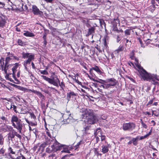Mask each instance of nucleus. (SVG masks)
Returning <instances> with one entry per match:
<instances>
[{"mask_svg":"<svg viewBox=\"0 0 159 159\" xmlns=\"http://www.w3.org/2000/svg\"><path fill=\"white\" fill-rule=\"evenodd\" d=\"M135 127V124L132 122L124 123L123 125V129L124 130L132 131Z\"/></svg>","mask_w":159,"mask_h":159,"instance_id":"423d86ee","label":"nucleus"},{"mask_svg":"<svg viewBox=\"0 0 159 159\" xmlns=\"http://www.w3.org/2000/svg\"><path fill=\"white\" fill-rule=\"evenodd\" d=\"M155 7H156V6H159V3L158 2H155Z\"/></svg>","mask_w":159,"mask_h":159,"instance_id":"e2e57ef3","label":"nucleus"},{"mask_svg":"<svg viewBox=\"0 0 159 159\" xmlns=\"http://www.w3.org/2000/svg\"><path fill=\"white\" fill-rule=\"evenodd\" d=\"M117 37V42L118 43L119 42V41H120V40H121V39H120V37L119 35H118Z\"/></svg>","mask_w":159,"mask_h":159,"instance_id":"5fc2aeb1","label":"nucleus"},{"mask_svg":"<svg viewBox=\"0 0 159 159\" xmlns=\"http://www.w3.org/2000/svg\"><path fill=\"white\" fill-rule=\"evenodd\" d=\"M139 41L140 43L141 44V47H142L143 48H144L145 46H144V45L143 44V43L142 40L141 39H139Z\"/></svg>","mask_w":159,"mask_h":159,"instance_id":"49530a36","label":"nucleus"},{"mask_svg":"<svg viewBox=\"0 0 159 159\" xmlns=\"http://www.w3.org/2000/svg\"><path fill=\"white\" fill-rule=\"evenodd\" d=\"M4 152V150L2 148L0 149V154H3Z\"/></svg>","mask_w":159,"mask_h":159,"instance_id":"8fccbe9b","label":"nucleus"},{"mask_svg":"<svg viewBox=\"0 0 159 159\" xmlns=\"http://www.w3.org/2000/svg\"><path fill=\"white\" fill-rule=\"evenodd\" d=\"M13 108V110L14 111L16 112V113H17V111H16V106L14 105H12L11 104V106L10 107V109H11L12 108Z\"/></svg>","mask_w":159,"mask_h":159,"instance_id":"72a5a7b5","label":"nucleus"},{"mask_svg":"<svg viewBox=\"0 0 159 159\" xmlns=\"http://www.w3.org/2000/svg\"><path fill=\"white\" fill-rule=\"evenodd\" d=\"M10 127L12 130V131L11 134L10 133L8 134V137L9 139V138L11 139H13L15 137V136H16L20 140L22 138L21 136L13 129L11 127Z\"/></svg>","mask_w":159,"mask_h":159,"instance_id":"6e6552de","label":"nucleus"},{"mask_svg":"<svg viewBox=\"0 0 159 159\" xmlns=\"http://www.w3.org/2000/svg\"><path fill=\"white\" fill-rule=\"evenodd\" d=\"M141 124H142V126H143V127L144 128H147V126L146 125V124H144L143 122H142Z\"/></svg>","mask_w":159,"mask_h":159,"instance_id":"de8ad7c7","label":"nucleus"},{"mask_svg":"<svg viewBox=\"0 0 159 159\" xmlns=\"http://www.w3.org/2000/svg\"><path fill=\"white\" fill-rule=\"evenodd\" d=\"M46 36L47 34L46 33H44L43 34V38L44 40H47L46 39Z\"/></svg>","mask_w":159,"mask_h":159,"instance_id":"a18cd8bd","label":"nucleus"},{"mask_svg":"<svg viewBox=\"0 0 159 159\" xmlns=\"http://www.w3.org/2000/svg\"><path fill=\"white\" fill-rule=\"evenodd\" d=\"M12 59H13V54L10 52H8L7 57L6 58L5 63H6V64H8L10 61Z\"/></svg>","mask_w":159,"mask_h":159,"instance_id":"a211bd4d","label":"nucleus"},{"mask_svg":"<svg viewBox=\"0 0 159 159\" xmlns=\"http://www.w3.org/2000/svg\"><path fill=\"white\" fill-rule=\"evenodd\" d=\"M98 136H96V141L97 143H98V141H99L100 139L98 137Z\"/></svg>","mask_w":159,"mask_h":159,"instance_id":"864d4df0","label":"nucleus"},{"mask_svg":"<svg viewBox=\"0 0 159 159\" xmlns=\"http://www.w3.org/2000/svg\"><path fill=\"white\" fill-rule=\"evenodd\" d=\"M95 28L94 27H92L88 29V31L86 36H88L89 35L94 33Z\"/></svg>","mask_w":159,"mask_h":159,"instance_id":"aec40b11","label":"nucleus"},{"mask_svg":"<svg viewBox=\"0 0 159 159\" xmlns=\"http://www.w3.org/2000/svg\"><path fill=\"white\" fill-rule=\"evenodd\" d=\"M4 139L3 136L0 134V145H2L4 144Z\"/></svg>","mask_w":159,"mask_h":159,"instance_id":"cd10ccee","label":"nucleus"},{"mask_svg":"<svg viewBox=\"0 0 159 159\" xmlns=\"http://www.w3.org/2000/svg\"><path fill=\"white\" fill-rule=\"evenodd\" d=\"M52 140H50V139H47L45 142L42 144L40 146L41 147H42L43 148H44L46 147V145H49L52 143Z\"/></svg>","mask_w":159,"mask_h":159,"instance_id":"6ab92c4d","label":"nucleus"},{"mask_svg":"<svg viewBox=\"0 0 159 159\" xmlns=\"http://www.w3.org/2000/svg\"><path fill=\"white\" fill-rule=\"evenodd\" d=\"M97 90L100 92L101 93H102V89H101L100 88H97Z\"/></svg>","mask_w":159,"mask_h":159,"instance_id":"bf43d9fd","label":"nucleus"},{"mask_svg":"<svg viewBox=\"0 0 159 159\" xmlns=\"http://www.w3.org/2000/svg\"><path fill=\"white\" fill-rule=\"evenodd\" d=\"M154 115V116H158L159 115V111L158 110H157L155 111H152V115Z\"/></svg>","mask_w":159,"mask_h":159,"instance_id":"c756f323","label":"nucleus"},{"mask_svg":"<svg viewBox=\"0 0 159 159\" xmlns=\"http://www.w3.org/2000/svg\"><path fill=\"white\" fill-rule=\"evenodd\" d=\"M16 30L18 32H20V29L19 28L16 27Z\"/></svg>","mask_w":159,"mask_h":159,"instance_id":"052dcab7","label":"nucleus"},{"mask_svg":"<svg viewBox=\"0 0 159 159\" xmlns=\"http://www.w3.org/2000/svg\"><path fill=\"white\" fill-rule=\"evenodd\" d=\"M8 151L10 153L14 154H15V152L13 151L11 147H10L8 149Z\"/></svg>","mask_w":159,"mask_h":159,"instance_id":"58836bf2","label":"nucleus"},{"mask_svg":"<svg viewBox=\"0 0 159 159\" xmlns=\"http://www.w3.org/2000/svg\"><path fill=\"white\" fill-rule=\"evenodd\" d=\"M32 8V11L34 15H41L42 13L36 6H33Z\"/></svg>","mask_w":159,"mask_h":159,"instance_id":"2eb2a0df","label":"nucleus"},{"mask_svg":"<svg viewBox=\"0 0 159 159\" xmlns=\"http://www.w3.org/2000/svg\"><path fill=\"white\" fill-rule=\"evenodd\" d=\"M125 35H129L130 34V30L129 29L126 30L125 31Z\"/></svg>","mask_w":159,"mask_h":159,"instance_id":"ea45409f","label":"nucleus"},{"mask_svg":"<svg viewBox=\"0 0 159 159\" xmlns=\"http://www.w3.org/2000/svg\"><path fill=\"white\" fill-rule=\"evenodd\" d=\"M144 113L146 115H150V113L148 111H146V112H145Z\"/></svg>","mask_w":159,"mask_h":159,"instance_id":"69168bd1","label":"nucleus"},{"mask_svg":"<svg viewBox=\"0 0 159 159\" xmlns=\"http://www.w3.org/2000/svg\"><path fill=\"white\" fill-rule=\"evenodd\" d=\"M37 95L40 98H44V96L43 95V94L39 91L37 93Z\"/></svg>","mask_w":159,"mask_h":159,"instance_id":"4c0bfd02","label":"nucleus"},{"mask_svg":"<svg viewBox=\"0 0 159 159\" xmlns=\"http://www.w3.org/2000/svg\"><path fill=\"white\" fill-rule=\"evenodd\" d=\"M139 140V137L138 136L136 137L135 138H133L132 139V141L134 145H137L138 144V141Z\"/></svg>","mask_w":159,"mask_h":159,"instance_id":"b1692460","label":"nucleus"},{"mask_svg":"<svg viewBox=\"0 0 159 159\" xmlns=\"http://www.w3.org/2000/svg\"><path fill=\"white\" fill-rule=\"evenodd\" d=\"M47 40H44V44L45 46H46L47 44Z\"/></svg>","mask_w":159,"mask_h":159,"instance_id":"774afa93","label":"nucleus"},{"mask_svg":"<svg viewBox=\"0 0 159 159\" xmlns=\"http://www.w3.org/2000/svg\"><path fill=\"white\" fill-rule=\"evenodd\" d=\"M136 66L138 68L137 70L139 75L144 80H151L153 81V83L156 84L158 82L156 80H158L157 76L148 73L139 64H137Z\"/></svg>","mask_w":159,"mask_h":159,"instance_id":"f257e3e1","label":"nucleus"},{"mask_svg":"<svg viewBox=\"0 0 159 159\" xmlns=\"http://www.w3.org/2000/svg\"><path fill=\"white\" fill-rule=\"evenodd\" d=\"M61 146H62V148L61 149H61H62V148H63V150H62L61 152H66V153H70V152L69 151V150H68V149H66V148H63V146L62 145H61Z\"/></svg>","mask_w":159,"mask_h":159,"instance_id":"2f4dec72","label":"nucleus"},{"mask_svg":"<svg viewBox=\"0 0 159 159\" xmlns=\"http://www.w3.org/2000/svg\"><path fill=\"white\" fill-rule=\"evenodd\" d=\"M87 117V121L89 124H93L98 121V119L96 116L93 115H89Z\"/></svg>","mask_w":159,"mask_h":159,"instance_id":"0eeeda50","label":"nucleus"},{"mask_svg":"<svg viewBox=\"0 0 159 159\" xmlns=\"http://www.w3.org/2000/svg\"><path fill=\"white\" fill-rule=\"evenodd\" d=\"M17 43L18 44V45L21 46H23L25 44V43L23 42L20 39H19L18 40Z\"/></svg>","mask_w":159,"mask_h":159,"instance_id":"7c9ffc66","label":"nucleus"},{"mask_svg":"<svg viewBox=\"0 0 159 159\" xmlns=\"http://www.w3.org/2000/svg\"><path fill=\"white\" fill-rule=\"evenodd\" d=\"M103 40L104 42V44L102 48V50L103 52H104L105 50L106 51H107L108 46H107V43L106 41L105 38H104Z\"/></svg>","mask_w":159,"mask_h":159,"instance_id":"5701e85b","label":"nucleus"},{"mask_svg":"<svg viewBox=\"0 0 159 159\" xmlns=\"http://www.w3.org/2000/svg\"><path fill=\"white\" fill-rule=\"evenodd\" d=\"M46 133L50 137V139L52 140V142H57L55 138V135L54 134V132L53 130L51 129L50 130L47 129Z\"/></svg>","mask_w":159,"mask_h":159,"instance_id":"9b49d317","label":"nucleus"},{"mask_svg":"<svg viewBox=\"0 0 159 159\" xmlns=\"http://www.w3.org/2000/svg\"><path fill=\"white\" fill-rule=\"evenodd\" d=\"M30 91H31L33 93H34L35 94L37 95V93H38V92L39 91H37L36 90H30Z\"/></svg>","mask_w":159,"mask_h":159,"instance_id":"3c124183","label":"nucleus"},{"mask_svg":"<svg viewBox=\"0 0 159 159\" xmlns=\"http://www.w3.org/2000/svg\"><path fill=\"white\" fill-rule=\"evenodd\" d=\"M6 23V21L5 19L0 16V27L3 26Z\"/></svg>","mask_w":159,"mask_h":159,"instance_id":"393cba45","label":"nucleus"},{"mask_svg":"<svg viewBox=\"0 0 159 159\" xmlns=\"http://www.w3.org/2000/svg\"><path fill=\"white\" fill-rule=\"evenodd\" d=\"M11 121L12 126L19 131L20 133L21 134L22 131H25V124L17 116L13 115L11 118Z\"/></svg>","mask_w":159,"mask_h":159,"instance_id":"f03ea898","label":"nucleus"},{"mask_svg":"<svg viewBox=\"0 0 159 159\" xmlns=\"http://www.w3.org/2000/svg\"><path fill=\"white\" fill-rule=\"evenodd\" d=\"M151 122L152 123H153V126H155L156 125V123L153 120H152L151 121Z\"/></svg>","mask_w":159,"mask_h":159,"instance_id":"338daca9","label":"nucleus"},{"mask_svg":"<svg viewBox=\"0 0 159 159\" xmlns=\"http://www.w3.org/2000/svg\"><path fill=\"white\" fill-rule=\"evenodd\" d=\"M3 61V58H1L0 60V66H1L2 70H4L5 73L8 75V74L7 73V70L11 67L12 65L6 64V63H5V64H4Z\"/></svg>","mask_w":159,"mask_h":159,"instance_id":"39448f33","label":"nucleus"},{"mask_svg":"<svg viewBox=\"0 0 159 159\" xmlns=\"http://www.w3.org/2000/svg\"><path fill=\"white\" fill-rule=\"evenodd\" d=\"M43 79L48 82L49 83L58 87V84L61 87L62 89L65 87V84L63 82L60 83V80L57 75H54V76H52L51 78H49L45 76L42 75L41 76Z\"/></svg>","mask_w":159,"mask_h":159,"instance_id":"7ed1b4c3","label":"nucleus"},{"mask_svg":"<svg viewBox=\"0 0 159 159\" xmlns=\"http://www.w3.org/2000/svg\"><path fill=\"white\" fill-rule=\"evenodd\" d=\"M31 65L32 66V67L33 69H36V67L35 66V65L33 62H31Z\"/></svg>","mask_w":159,"mask_h":159,"instance_id":"603ef678","label":"nucleus"},{"mask_svg":"<svg viewBox=\"0 0 159 159\" xmlns=\"http://www.w3.org/2000/svg\"><path fill=\"white\" fill-rule=\"evenodd\" d=\"M102 85H99V86L101 88H103L104 89H107L108 88V87L107 86V84H102Z\"/></svg>","mask_w":159,"mask_h":159,"instance_id":"473e14b6","label":"nucleus"},{"mask_svg":"<svg viewBox=\"0 0 159 159\" xmlns=\"http://www.w3.org/2000/svg\"><path fill=\"white\" fill-rule=\"evenodd\" d=\"M41 74L44 75H48V72L47 70H39Z\"/></svg>","mask_w":159,"mask_h":159,"instance_id":"f704fd0d","label":"nucleus"},{"mask_svg":"<svg viewBox=\"0 0 159 159\" xmlns=\"http://www.w3.org/2000/svg\"><path fill=\"white\" fill-rule=\"evenodd\" d=\"M134 56V51L133 50L130 53V58L131 59H133Z\"/></svg>","mask_w":159,"mask_h":159,"instance_id":"e433bc0d","label":"nucleus"},{"mask_svg":"<svg viewBox=\"0 0 159 159\" xmlns=\"http://www.w3.org/2000/svg\"><path fill=\"white\" fill-rule=\"evenodd\" d=\"M54 143L51 146H49L46 149V152L48 153L54 152L58 150H61L62 147L58 144L57 142H54Z\"/></svg>","mask_w":159,"mask_h":159,"instance_id":"20e7f679","label":"nucleus"},{"mask_svg":"<svg viewBox=\"0 0 159 159\" xmlns=\"http://www.w3.org/2000/svg\"><path fill=\"white\" fill-rule=\"evenodd\" d=\"M26 61V62L28 63V64L29 65L30 64V62L31 61L28 60H25Z\"/></svg>","mask_w":159,"mask_h":159,"instance_id":"680f3d73","label":"nucleus"},{"mask_svg":"<svg viewBox=\"0 0 159 159\" xmlns=\"http://www.w3.org/2000/svg\"><path fill=\"white\" fill-rule=\"evenodd\" d=\"M93 81L98 82L100 83L101 84H107V80H103L102 79H99L98 80H96L94 79H91Z\"/></svg>","mask_w":159,"mask_h":159,"instance_id":"4be33fe9","label":"nucleus"},{"mask_svg":"<svg viewBox=\"0 0 159 159\" xmlns=\"http://www.w3.org/2000/svg\"><path fill=\"white\" fill-rule=\"evenodd\" d=\"M6 76H7V79H8V80H9L10 81H11V82H12V81H13V80H12L8 76H9V75H6Z\"/></svg>","mask_w":159,"mask_h":159,"instance_id":"6e6d98bb","label":"nucleus"},{"mask_svg":"<svg viewBox=\"0 0 159 159\" xmlns=\"http://www.w3.org/2000/svg\"><path fill=\"white\" fill-rule=\"evenodd\" d=\"M13 59H15L17 61H18L19 59V58L18 57H17L14 56L13 54Z\"/></svg>","mask_w":159,"mask_h":159,"instance_id":"09e8293b","label":"nucleus"},{"mask_svg":"<svg viewBox=\"0 0 159 159\" xmlns=\"http://www.w3.org/2000/svg\"><path fill=\"white\" fill-rule=\"evenodd\" d=\"M114 24L113 25V30L117 33H122L123 32V30L121 29L118 30L117 27V24L120 23V21L118 18H115L114 19Z\"/></svg>","mask_w":159,"mask_h":159,"instance_id":"1a4fd4ad","label":"nucleus"},{"mask_svg":"<svg viewBox=\"0 0 159 159\" xmlns=\"http://www.w3.org/2000/svg\"><path fill=\"white\" fill-rule=\"evenodd\" d=\"M76 94L73 92H71L67 93V98L68 99L71 98V96H75Z\"/></svg>","mask_w":159,"mask_h":159,"instance_id":"bb28decb","label":"nucleus"},{"mask_svg":"<svg viewBox=\"0 0 159 159\" xmlns=\"http://www.w3.org/2000/svg\"><path fill=\"white\" fill-rule=\"evenodd\" d=\"M94 134L95 136H98L100 137L101 141H103L105 140V136L104 135H102L100 128H97L96 129V131L94 132Z\"/></svg>","mask_w":159,"mask_h":159,"instance_id":"ddd939ff","label":"nucleus"},{"mask_svg":"<svg viewBox=\"0 0 159 159\" xmlns=\"http://www.w3.org/2000/svg\"><path fill=\"white\" fill-rule=\"evenodd\" d=\"M95 70L96 72H97L99 74H101L102 72L101 71V70L99 69V68L98 67V66H96L94 67H93L91 69H90L89 71L90 72V73L92 75H95L93 73V70Z\"/></svg>","mask_w":159,"mask_h":159,"instance_id":"f3484780","label":"nucleus"},{"mask_svg":"<svg viewBox=\"0 0 159 159\" xmlns=\"http://www.w3.org/2000/svg\"><path fill=\"white\" fill-rule=\"evenodd\" d=\"M23 35L27 37H33L34 36V34L28 31H25Z\"/></svg>","mask_w":159,"mask_h":159,"instance_id":"412c9836","label":"nucleus"},{"mask_svg":"<svg viewBox=\"0 0 159 159\" xmlns=\"http://www.w3.org/2000/svg\"><path fill=\"white\" fill-rule=\"evenodd\" d=\"M22 57L24 58H28V60L32 61L34 59V55L32 53L23 52L22 53Z\"/></svg>","mask_w":159,"mask_h":159,"instance_id":"9d476101","label":"nucleus"},{"mask_svg":"<svg viewBox=\"0 0 159 159\" xmlns=\"http://www.w3.org/2000/svg\"><path fill=\"white\" fill-rule=\"evenodd\" d=\"M19 66L18 64L17 63H16L15 64V65L14 66H13V67L12 68V70L13 72L12 73V75L13 76L15 79V80L17 81V80L16 78L15 77V73L16 72V69Z\"/></svg>","mask_w":159,"mask_h":159,"instance_id":"dca6fc26","label":"nucleus"},{"mask_svg":"<svg viewBox=\"0 0 159 159\" xmlns=\"http://www.w3.org/2000/svg\"><path fill=\"white\" fill-rule=\"evenodd\" d=\"M29 125L32 126H35L37 125V123L35 121L34 122L30 121V124Z\"/></svg>","mask_w":159,"mask_h":159,"instance_id":"a19ab883","label":"nucleus"},{"mask_svg":"<svg viewBox=\"0 0 159 159\" xmlns=\"http://www.w3.org/2000/svg\"><path fill=\"white\" fill-rule=\"evenodd\" d=\"M28 63L26 62V61H24V62L23 65L25 67V70H27V71H28V68H27V66H28Z\"/></svg>","mask_w":159,"mask_h":159,"instance_id":"c9c22d12","label":"nucleus"},{"mask_svg":"<svg viewBox=\"0 0 159 159\" xmlns=\"http://www.w3.org/2000/svg\"><path fill=\"white\" fill-rule=\"evenodd\" d=\"M150 2L151 4L150 6L147 5V7L149 8V9L150 11H153L155 8L156 7H155V0H149L148 1V3Z\"/></svg>","mask_w":159,"mask_h":159,"instance_id":"4468645a","label":"nucleus"},{"mask_svg":"<svg viewBox=\"0 0 159 159\" xmlns=\"http://www.w3.org/2000/svg\"><path fill=\"white\" fill-rule=\"evenodd\" d=\"M117 81L116 80L113 78H111L107 80V87L108 88H110L111 86H114L116 84Z\"/></svg>","mask_w":159,"mask_h":159,"instance_id":"f8f14e48","label":"nucleus"},{"mask_svg":"<svg viewBox=\"0 0 159 159\" xmlns=\"http://www.w3.org/2000/svg\"><path fill=\"white\" fill-rule=\"evenodd\" d=\"M124 49V47L123 46H120L116 50L117 53H119L120 52L123 51Z\"/></svg>","mask_w":159,"mask_h":159,"instance_id":"c85d7f7f","label":"nucleus"},{"mask_svg":"<svg viewBox=\"0 0 159 159\" xmlns=\"http://www.w3.org/2000/svg\"><path fill=\"white\" fill-rule=\"evenodd\" d=\"M20 156L17 157V159H25V158L21 154H20Z\"/></svg>","mask_w":159,"mask_h":159,"instance_id":"c03bdc74","label":"nucleus"},{"mask_svg":"<svg viewBox=\"0 0 159 159\" xmlns=\"http://www.w3.org/2000/svg\"><path fill=\"white\" fill-rule=\"evenodd\" d=\"M102 152L103 153H105L108 152L109 149L107 146L102 145Z\"/></svg>","mask_w":159,"mask_h":159,"instance_id":"a878e982","label":"nucleus"},{"mask_svg":"<svg viewBox=\"0 0 159 159\" xmlns=\"http://www.w3.org/2000/svg\"><path fill=\"white\" fill-rule=\"evenodd\" d=\"M47 2L52 3L53 1L52 0H44Z\"/></svg>","mask_w":159,"mask_h":159,"instance_id":"4d7b16f0","label":"nucleus"},{"mask_svg":"<svg viewBox=\"0 0 159 159\" xmlns=\"http://www.w3.org/2000/svg\"><path fill=\"white\" fill-rule=\"evenodd\" d=\"M148 137V135L146 134L144 136H142L140 137V138H139V140H141L145 138H147Z\"/></svg>","mask_w":159,"mask_h":159,"instance_id":"37998d69","label":"nucleus"},{"mask_svg":"<svg viewBox=\"0 0 159 159\" xmlns=\"http://www.w3.org/2000/svg\"><path fill=\"white\" fill-rule=\"evenodd\" d=\"M30 115L31 117V118L33 119L34 120H35L36 119V116L34 113H30Z\"/></svg>","mask_w":159,"mask_h":159,"instance_id":"79ce46f5","label":"nucleus"},{"mask_svg":"<svg viewBox=\"0 0 159 159\" xmlns=\"http://www.w3.org/2000/svg\"><path fill=\"white\" fill-rule=\"evenodd\" d=\"M89 127L88 126H86L85 128H84V130L85 131H86L87 130H89Z\"/></svg>","mask_w":159,"mask_h":159,"instance_id":"13d9d810","label":"nucleus"},{"mask_svg":"<svg viewBox=\"0 0 159 159\" xmlns=\"http://www.w3.org/2000/svg\"><path fill=\"white\" fill-rule=\"evenodd\" d=\"M153 101L152 100H151L150 101H149L148 103V104H152L153 102Z\"/></svg>","mask_w":159,"mask_h":159,"instance_id":"0e129e2a","label":"nucleus"}]
</instances>
